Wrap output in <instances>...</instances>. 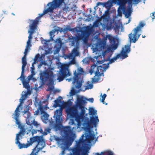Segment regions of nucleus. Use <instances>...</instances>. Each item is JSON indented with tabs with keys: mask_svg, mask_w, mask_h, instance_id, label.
Here are the masks:
<instances>
[{
	"mask_svg": "<svg viewBox=\"0 0 155 155\" xmlns=\"http://www.w3.org/2000/svg\"><path fill=\"white\" fill-rule=\"evenodd\" d=\"M87 101L92 103L94 99L93 98L87 99L84 97H81L77 99L75 106L66 109L68 117L74 118L78 123L75 128L79 127L82 124L85 131V134H83L78 140L75 141V145H92L97 140L98 137L95 136L97 132L95 134L92 130L93 127H96L99 122L97 111L93 107H89L88 114L90 118L88 117L87 114H85L87 108L85 107Z\"/></svg>",
	"mask_w": 155,
	"mask_h": 155,
	"instance_id": "1",
	"label": "nucleus"
},
{
	"mask_svg": "<svg viewBox=\"0 0 155 155\" xmlns=\"http://www.w3.org/2000/svg\"><path fill=\"white\" fill-rule=\"evenodd\" d=\"M63 108L60 107L57 110L54 112V117L55 119L56 124L52 119L49 122V126L51 128H54L56 130H60L62 127V130L61 131V134L63 135L65 138L59 137L57 136L54 135L51 137V140H55L57 144L59 145H71L76 137V135L74 132L72 130H76L78 127L75 128L76 125L74 120L71 119L69 123L70 124L75 125V127H72L71 129L69 126H63L62 123L63 120L62 117V112Z\"/></svg>",
	"mask_w": 155,
	"mask_h": 155,
	"instance_id": "2",
	"label": "nucleus"
},
{
	"mask_svg": "<svg viewBox=\"0 0 155 155\" xmlns=\"http://www.w3.org/2000/svg\"><path fill=\"white\" fill-rule=\"evenodd\" d=\"M12 118L15 120L16 124L18 125L19 128L20 129V130L19 133L16 134L15 143L17 145H30L28 144H21L19 141V137H21L26 133L27 134H29V135H33L38 132L42 134L43 135H46L48 133L50 132L51 129L48 128L45 129L44 131H43L41 128H40V130H35L32 129V127H28L26 125L22 126L21 125L20 121V115H19V116L17 120L13 117V114H12Z\"/></svg>",
	"mask_w": 155,
	"mask_h": 155,
	"instance_id": "3",
	"label": "nucleus"
},
{
	"mask_svg": "<svg viewBox=\"0 0 155 155\" xmlns=\"http://www.w3.org/2000/svg\"><path fill=\"white\" fill-rule=\"evenodd\" d=\"M30 22L32 23L29 25V29L28 31L29 34L28 40L27 42L25 49L24 52V55L22 58V66L21 70H25V68L27 64L26 55L29 51L30 48L31 46V41L32 38V35L35 32V30L37 29V26L38 23H37L33 20L29 19Z\"/></svg>",
	"mask_w": 155,
	"mask_h": 155,
	"instance_id": "4",
	"label": "nucleus"
},
{
	"mask_svg": "<svg viewBox=\"0 0 155 155\" xmlns=\"http://www.w3.org/2000/svg\"><path fill=\"white\" fill-rule=\"evenodd\" d=\"M109 67V63H107V64H104L99 66H97L95 64L92 65L89 73L91 74H92L94 72L95 74L94 77L92 78V83H96L102 81V79H101L100 77L104 75V72H105Z\"/></svg>",
	"mask_w": 155,
	"mask_h": 155,
	"instance_id": "5",
	"label": "nucleus"
},
{
	"mask_svg": "<svg viewBox=\"0 0 155 155\" xmlns=\"http://www.w3.org/2000/svg\"><path fill=\"white\" fill-rule=\"evenodd\" d=\"M52 70H48L41 74L40 79L43 84L46 81H49L47 89L48 91H52L54 88L53 85L54 81L56 80L55 79L56 74H53L52 71Z\"/></svg>",
	"mask_w": 155,
	"mask_h": 155,
	"instance_id": "6",
	"label": "nucleus"
},
{
	"mask_svg": "<svg viewBox=\"0 0 155 155\" xmlns=\"http://www.w3.org/2000/svg\"><path fill=\"white\" fill-rule=\"evenodd\" d=\"M132 1V0H121L119 2V6L117 11L120 15H121L123 12L126 18L130 16L133 12Z\"/></svg>",
	"mask_w": 155,
	"mask_h": 155,
	"instance_id": "7",
	"label": "nucleus"
},
{
	"mask_svg": "<svg viewBox=\"0 0 155 155\" xmlns=\"http://www.w3.org/2000/svg\"><path fill=\"white\" fill-rule=\"evenodd\" d=\"M62 2V0H53L52 2H49L46 5L47 8L43 11V13L39 14L38 16L33 21L38 24L41 17L48 13L52 12L54 9L59 8Z\"/></svg>",
	"mask_w": 155,
	"mask_h": 155,
	"instance_id": "8",
	"label": "nucleus"
},
{
	"mask_svg": "<svg viewBox=\"0 0 155 155\" xmlns=\"http://www.w3.org/2000/svg\"><path fill=\"white\" fill-rule=\"evenodd\" d=\"M72 60L70 61L69 64H64L61 66V69L57 73V80L59 81V82L62 81L64 78L70 76L71 73L68 70V67L70 64H75L76 61L75 58H71Z\"/></svg>",
	"mask_w": 155,
	"mask_h": 155,
	"instance_id": "9",
	"label": "nucleus"
},
{
	"mask_svg": "<svg viewBox=\"0 0 155 155\" xmlns=\"http://www.w3.org/2000/svg\"><path fill=\"white\" fill-rule=\"evenodd\" d=\"M130 46L131 43L128 45H125L124 47L122 48L120 53L118 54L111 59H110V57L108 58L105 61L109 60L108 63L109 64L114 62L118 59L120 58L122 60L125 59L128 56L127 54L130 51Z\"/></svg>",
	"mask_w": 155,
	"mask_h": 155,
	"instance_id": "10",
	"label": "nucleus"
},
{
	"mask_svg": "<svg viewBox=\"0 0 155 155\" xmlns=\"http://www.w3.org/2000/svg\"><path fill=\"white\" fill-rule=\"evenodd\" d=\"M26 89L27 90V92L24 91L22 92L21 96L19 100L20 103L18 106L14 113L13 114L14 115L13 117L16 120L18 118L19 115H20V112L21 110V107L22 105V104L24 102V101L28 97V96L30 95L31 93V91L30 87Z\"/></svg>",
	"mask_w": 155,
	"mask_h": 155,
	"instance_id": "11",
	"label": "nucleus"
},
{
	"mask_svg": "<svg viewBox=\"0 0 155 155\" xmlns=\"http://www.w3.org/2000/svg\"><path fill=\"white\" fill-rule=\"evenodd\" d=\"M145 25L144 22H140L138 25L133 30V33H131L129 34V38L131 42L135 43L137 41L141 35V29Z\"/></svg>",
	"mask_w": 155,
	"mask_h": 155,
	"instance_id": "12",
	"label": "nucleus"
},
{
	"mask_svg": "<svg viewBox=\"0 0 155 155\" xmlns=\"http://www.w3.org/2000/svg\"><path fill=\"white\" fill-rule=\"evenodd\" d=\"M86 29L82 30L81 28H76L74 30L77 35V37L79 39H82L84 41L87 40V38L90 35L91 31V28L89 26H86Z\"/></svg>",
	"mask_w": 155,
	"mask_h": 155,
	"instance_id": "13",
	"label": "nucleus"
},
{
	"mask_svg": "<svg viewBox=\"0 0 155 155\" xmlns=\"http://www.w3.org/2000/svg\"><path fill=\"white\" fill-rule=\"evenodd\" d=\"M108 39L111 45L108 47L105 51L103 52L102 56L103 57L109 53H111L110 55L111 56L114 51L117 49L119 44V41L117 38L112 36H110L108 37Z\"/></svg>",
	"mask_w": 155,
	"mask_h": 155,
	"instance_id": "14",
	"label": "nucleus"
},
{
	"mask_svg": "<svg viewBox=\"0 0 155 155\" xmlns=\"http://www.w3.org/2000/svg\"><path fill=\"white\" fill-rule=\"evenodd\" d=\"M109 10L107 9L105 11L104 15L101 17L100 19V21L102 22L101 23V24L103 30H104L106 29L108 30L111 28V26L108 25L110 18Z\"/></svg>",
	"mask_w": 155,
	"mask_h": 155,
	"instance_id": "15",
	"label": "nucleus"
},
{
	"mask_svg": "<svg viewBox=\"0 0 155 155\" xmlns=\"http://www.w3.org/2000/svg\"><path fill=\"white\" fill-rule=\"evenodd\" d=\"M83 71L82 68L80 67H78L77 70L74 71V81L77 82L78 85L76 87L78 88L82 85V83H84V81L83 79L79 77V76L82 74L83 73Z\"/></svg>",
	"mask_w": 155,
	"mask_h": 155,
	"instance_id": "16",
	"label": "nucleus"
},
{
	"mask_svg": "<svg viewBox=\"0 0 155 155\" xmlns=\"http://www.w3.org/2000/svg\"><path fill=\"white\" fill-rule=\"evenodd\" d=\"M60 31L61 32L62 31V29L59 27H57L52 30L49 33L50 38L49 40H43L41 41V43L44 45V46L46 48H48V43L50 41H54L53 37L54 36V33L56 32Z\"/></svg>",
	"mask_w": 155,
	"mask_h": 155,
	"instance_id": "17",
	"label": "nucleus"
},
{
	"mask_svg": "<svg viewBox=\"0 0 155 155\" xmlns=\"http://www.w3.org/2000/svg\"><path fill=\"white\" fill-rule=\"evenodd\" d=\"M36 142L38 143L36 145H45V140L43 136L34 137L30 139L29 143L31 145Z\"/></svg>",
	"mask_w": 155,
	"mask_h": 155,
	"instance_id": "18",
	"label": "nucleus"
},
{
	"mask_svg": "<svg viewBox=\"0 0 155 155\" xmlns=\"http://www.w3.org/2000/svg\"><path fill=\"white\" fill-rule=\"evenodd\" d=\"M77 85H78V84H77V83L75 86H73L69 94L67 95L68 97L69 98V100H71L73 101L72 96L75 95L76 94L79 93L80 91H81V86H81L80 87H78V88L76 87Z\"/></svg>",
	"mask_w": 155,
	"mask_h": 155,
	"instance_id": "19",
	"label": "nucleus"
},
{
	"mask_svg": "<svg viewBox=\"0 0 155 155\" xmlns=\"http://www.w3.org/2000/svg\"><path fill=\"white\" fill-rule=\"evenodd\" d=\"M45 52L41 54V55L39 54H38L35 57L34 59V64L37 63L38 61H42L44 60L45 56V55L49 54V51L45 50Z\"/></svg>",
	"mask_w": 155,
	"mask_h": 155,
	"instance_id": "20",
	"label": "nucleus"
},
{
	"mask_svg": "<svg viewBox=\"0 0 155 155\" xmlns=\"http://www.w3.org/2000/svg\"><path fill=\"white\" fill-rule=\"evenodd\" d=\"M121 0H111L108 1L107 2L103 3L102 5L103 7H105L107 9H110L112 6L113 3L117 4V5H119V2H121Z\"/></svg>",
	"mask_w": 155,
	"mask_h": 155,
	"instance_id": "21",
	"label": "nucleus"
},
{
	"mask_svg": "<svg viewBox=\"0 0 155 155\" xmlns=\"http://www.w3.org/2000/svg\"><path fill=\"white\" fill-rule=\"evenodd\" d=\"M34 64V62L32 63V66L31 68V74L29 75L27 79H28V81H30L31 80H32L33 81H36V79L34 77V76L36 74V72H35V69L34 66V64Z\"/></svg>",
	"mask_w": 155,
	"mask_h": 155,
	"instance_id": "22",
	"label": "nucleus"
},
{
	"mask_svg": "<svg viewBox=\"0 0 155 155\" xmlns=\"http://www.w3.org/2000/svg\"><path fill=\"white\" fill-rule=\"evenodd\" d=\"M29 119L27 118V124L28 127H32V125L33 124L36 127H38L39 128H41L40 124L38 123L37 121H35V119L34 118H30L31 122H29Z\"/></svg>",
	"mask_w": 155,
	"mask_h": 155,
	"instance_id": "23",
	"label": "nucleus"
},
{
	"mask_svg": "<svg viewBox=\"0 0 155 155\" xmlns=\"http://www.w3.org/2000/svg\"><path fill=\"white\" fill-rule=\"evenodd\" d=\"M39 109L41 114H43V115L41 117L42 120L44 123L45 124L47 123V122L48 121L49 115L43 111L42 107L41 106H40Z\"/></svg>",
	"mask_w": 155,
	"mask_h": 155,
	"instance_id": "24",
	"label": "nucleus"
},
{
	"mask_svg": "<svg viewBox=\"0 0 155 155\" xmlns=\"http://www.w3.org/2000/svg\"><path fill=\"white\" fill-rule=\"evenodd\" d=\"M74 146L76 147L72 149L73 155H81L82 147H80L81 146Z\"/></svg>",
	"mask_w": 155,
	"mask_h": 155,
	"instance_id": "25",
	"label": "nucleus"
},
{
	"mask_svg": "<svg viewBox=\"0 0 155 155\" xmlns=\"http://www.w3.org/2000/svg\"><path fill=\"white\" fill-rule=\"evenodd\" d=\"M23 114L24 117L26 118V123L27 118L29 119V122H31L30 118H34L31 116L30 113L29 111V109L27 107H26V109L25 110L23 111Z\"/></svg>",
	"mask_w": 155,
	"mask_h": 155,
	"instance_id": "26",
	"label": "nucleus"
},
{
	"mask_svg": "<svg viewBox=\"0 0 155 155\" xmlns=\"http://www.w3.org/2000/svg\"><path fill=\"white\" fill-rule=\"evenodd\" d=\"M91 146H81V155H88Z\"/></svg>",
	"mask_w": 155,
	"mask_h": 155,
	"instance_id": "27",
	"label": "nucleus"
},
{
	"mask_svg": "<svg viewBox=\"0 0 155 155\" xmlns=\"http://www.w3.org/2000/svg\"><path fill=\"white\" fill-rule=\"evenodd\" d=\"M38 146H36L32 150V151L30 155H38V152L41 150L45 146H42V147L38 148Z\"/></svg>",
	"mask_w": 155,
	"mask_h": 155,
	"instance_id": "28",
	"label": "nucleus"
},
{
	"mask_svg": "<svg viewBox=\"0 0 155 155\" xmlns=\"http://www.w3.org/2000/svg\"><path fill=\"white\" fill-rule=\"evenodd\" d=\"M70 56L72 57V58H75V57L79 55V52L78 48H74L72 51L70 53Z\"/></svg>",
	"mask_w": 155,
	"mask_h": 155,
	"instance_id": "29",
	"label": "nucleus"
},
{
	"mask_svg": "<svg viewBox=\"0 0 155 155\" xmlns=\"http://www.w3.org/2000/svg\"><path fill=\"white\" fill-rule=\"evenodd\" d=\"M114 29L115 32L118 34H120L119 32H123L124 31V28L121 25H116Z\"/></svg>",
	"mask_w": 155,
	"mask_h": 155,
	"instance_id": "30",
	"label": "nucleus"
},
{
	"mask_svg": "<svg viewBox=\"0 0 155 155\" xmlns=\"http://www.w3.org/2000/svg\"><path fill=\"white\" fill-rule=\"evenodd\" d=\"M76 7L75 5H73V7H70L67 6H65L64 7L63 9L64 13H67V12H69L71 10L75 11L76 9Z\"/></svg>",
	"mask_w": 155,
	"mask_h": 155,
	"instance_id": "31",
	"label": "nucleus"
},
{
	"mask_svg": "<svg viewBox=\"0 0 155 155\" xmlns=\"http://www.w3.org/2000/svg\"><path fill=\"white\" fill-rule=\"evenodd\" d=\"M85 87V88H83V87H81V91H84L86 90L91 89L93 88V85L92 83H90L88 81Z\"/></svg>",
	"mask_w": 155,
	"mask_h": 155,
	"instance_id": "32",
	"label": "nucleus"
},
{
	"mask_svg": "<svg viewBox=\"0 0 155 155\" xmlns=\"http://www.w3.org/2000/svg\"><path fill=\"white\" fill-rule=\"evenodd\" d=\"M54 42L56 45L58 46L59 48L61 47L62 45V43L61 38H58L56 39V41H54Z\"/></svg>",
	"mask_w": 155,
	"mask_h": 155,
	"instance_id": "33",
	"label": "nucleus"
},
{
	"mask_svg": "<svg viewBox=\"0 0 155 155\" xmlns=\"http://www.w3.org/2000/svg\"><path fill=\"white\" fill-rule=\"evenodd\" d=\"M54 104L53 105L54 107L56 108L57 107L61 106L60 104L61 103V102L60 100L57 99L54 100Z\"/></svg>",
	"mask_w": 155,
	"mask_h": 155,
	"instance_id": "34",
	"label": "nucleus"
},
{
	"mask_svg": "<svg viewBox=\"0 0 155 155\" xmlns=\"http://www.w3.org/2000/svg\"><path fill=\"white\" fill-rule=\"evenodd\" d=\"M24 71L25 70H22L21 76L19 78L22 83L27 80L26 79H25V77L24 75Z\"/></svg>",
	"mask_w": 155,
	"mask_h": 155,
	"instance_id": "35",
	"label": "nucleus"
},
{
	"mask_svg": "<svg viewBox=\"0 0 155 155\" xmlns=\"http://www.w3.org/2000/svg\"><path fill=\"white\" fill-rule=\"evenodd\" d=\"M71 44L72 46H75L79 44V42L76 38H74L71 41Z\"/></svg>",
	"mask_w": 155,
	"mask_h": 155,
	"instance_id": "36",
	"label": "nucleus"
},
{
	"mask_svg": "<svg viewBox=\"0 0 155 155\" xmlns=\"http://www.w3.org/2000/svg\"><path fill=\"white\" fill-rule=\"evenodd\" d=\"M30 81H28V79L27 80L25 81L22 83L24 87H25V88L27 89L29 88V87H30L29 84V83Z\"/></svg>",
	"mask_w": 155,
	"mask_h": 155,
	"instance_id": "37",
	"label": "nucleus"
},
{
	"mask_svg": "<svg viewBox=\"0 0 155 155\" xmlns=\"http://www.w3.org/2000/svg\"><path fill=\"white\" fill-rule=\"evenodd\" d=\"M91 49L93 53L96 52V54H97L98 51L97 45H92Z\"/></svg>",
	"mask_w": 155,
	"mask_h": 155,
	"instance_id": "38",
	"label": "nucleus"
},
{
	"mask_svg": "<svg viewBox=\"0 0 155 155\" xmlns=\"http://www.w3.org/2000/svg\"><path fill=\"white\" fill-rule=\"evenodd\" d=\"M102 94V93H101L100 95V100L101 102H102L103 103H104V101L105 99L107 97V95L105 94H104L103 95Z\"/></svg>",
	"mask_w": 155,
	"mask_h": 155,
	"instance_id": "39",
	"label": "nucleus"
},
{
	"mask_svg": "<svg viewBox=\"0 0 155 155\" xmlns=\"http://www.w3.org/2000/svg\"><path fill=\"white\" fill-rule=\"evenodd\" d=\"M101 21H100V19L99 21L96 20L94 21L93 23V26L94 27H98L99 26L100 24H101Z\"/></svg>",
	"mask_w": 155,
	"mask_h": 155,
	"instance_id": "40",
	"label": "nucleus"
},
{
	"mask_svg": "<svg viewBox=\"0 0 155 155\" xmlns=\"http://www.w3.org/2000/svg\"><path fill=\"white\" fill-rule=\"evenodd\" d=\"M74 76L73 77V78H68L66 79V80L68 81V82H70L71 81H72V84H73V86H75L76 84L77 83V82L75 81L74 82Z\"/></svg>",
	"mask_w": 155,
	"mask_h": 155,
	"instance_id": "41",
	"label": "nucleus"
},
{
	"mask_svg": "<svg viewBox=\"0 0 155 155\" xmlns=\"http://www.w3.org/2000/svg\"><path fill=\"white\" fill-rule=\"evenodd\" d=\"M60 148L63 151H65L66 150L68 149L69 147L70 146H59Z\"/></svg>",
	"mask_w": 155,
	"mask_h": 155,
	"instance_id": "42",
	"label": "nucleus"
},
{
	"mask_svg": "<svg viewBox=\"0 0 155 155\" xmlns=\"http://www.w3.org/2000/svg\"><path fill=\"white\" fill-rule=\"evenodd\" d=\"M104 155H114V154L112 151H108L104 152Z\"/></svg>",
	"mask_w": 155,
	"mask_h": 155,
	"instance_id": "43",
	"label": "nucleus"
},
{
	"mask_svg": "<svg viewBox=\"0 0 155 155\" xmlns=\"http://www.w3.org/2000/svg\"><path fill=\"white\" fill-rule=\"evenodd\" d=\"M64 57L65 59L72 58V57L70 56V54L68 55H65L64 56Z\"/></svg>",
	"mask_w": 155,
	"mask_h": 155,
	"instance_id": "44",
	"label": "nucleus"
},
{
	"mask_svg": "<svg viewBox=\"0 0 155 155\" xmlns=\"http://www.w3.org/2000/svg\"><path fill=\"white\" fill-rule=\"evenodd\" d=\"M83 62L84 64H87L88 63V60L87 58H85L82 61Z\"/></svg>",
	"mask_w": 155,
	"mask_h": 155,
	"instance_id": "45",
	"label": "nucleus"
},
{
	"mask_svg": "<svg viewBox=\"0 0 155 155\" xmlns=\"http://www.w3.org/2000/svg\"><path fill=\"white\" fill-rule=\"evenodd\" d=\"M18 148L19 149H21L23 148H27L29 146H18Z\"/></svg>",
	"mask_w": 155,
	"mask_h": 155,
	"instance_id": "46",
	"label": "nucleus"
},
{
	"mask_svg": "<svg viewBox=\"0 0 155 155\" xmlns=\"http://www.w3.org/2000/svg\"><path fill=\"white\" fill-rule=\"evenodd\" d=\"M133 4H137L140 2V0H133Z\"/></svg>",
	"mask_w": 155,
	"mask_h": 155,
	"instance_id": "47",
	"label": "nucleus"
},
{
	"mask_svg": "<svg viewBox=\"0 0 155 155\" xmlns=\"http://www.w3.org/2000/svg\"><path fill=\"white\" fill-rule=\"evenodd\" d=\"M94 155H104V152H101L100 153H95Z\"/></svg>",
	"mask_w": 155,
	"mask_h": 155,
	"instance_id": "48",
	"label": "nucleus"
},
{
	"mask_svg": "<svg viewBox=\"0 0 155 155\" xmlns=\"http://www.w3.org/2000/svg\"><path fill=\"white\" fill-rule=\"evenodd\" d=\"M65 31L68 30L69 31H71V29L70 28L69 26H67L65 29Z\"/></svg>",
	"mask_w": 155,
	"mask_h": 155,
	"instance_id": "49",
	"label": "nucleus"
},
{
	"mask_svg": "<svg viewBox=\"0 0 155 155\" xmlns=\"http://www.w3.org/2000/svg\"><path fill=\"white\" fill-rule=\"evenodd\" d=\"M61 48H59V47H58L55 50V52L56 53H58L59 52Z\"/></svg>",
	"mask_w": 155,
	"mask_h": 155,
	"instance_id": "50",
	"label": "nucleus"
},
{
	"mask_svg": "<svg viewBox=\"0 0 155 155\" xmlns=\"http://www.w3.org/2000/svg\"><path fill=\"white\" fill-rule=\"evenodd\" d=\"M152 15L154 17L152 18V21H153V19H154V18H155V15H154L155 12H153V13H152Z\"/></svg>",
	"mask_w": 155,
	"mask_h": 155,
	"instance_id": "51",
	"label": "nucleus"
},
{
	"mask_svg": "<svg viewBox=\"0 0 155 155\" xmlns=\"http://www.w3.org/2000/svg\"><path fill=\"white\" fill-rule=\"evenodd\" d=\"M104 62L103 61H97V63L98 64H102Z\"/></svg>",
	"mask_w": 155,
	"mask_h": 155,
	"instance_id": "52",
	"label": "nucleus"
},
{
	"mask_svg": "<svg viewBox=\"0 0 155 155\" xmlns=\"http://www.w3.org/2000/svg\"><path fill=\"white\" fill-rule=\"evenodd\" d=\"M102 3H102L101 2H98L97 3V4H96V7H97L98 6H99V5H102Z\"/></svg>",
	"mask_w": 155,
	"mask_h": 155,
	"instance_id": "53",
	"label": "nucleus"
},
{
	"mask_svg": "<svg viewBox=\"0 0 155 155\" xmlns=\"http://www.w3.org/2000/svg\"><path fill=\"white\" fill-rule=\"evenodd\" d=\"M101 56L100 55H99L98 56H95L94 57V58L95 59H97L100 57H101Z\"/></svg>",
	"mask_w": 155,
	"mask_h": 155,
	"instance_id": "54",
	"label": "nucleus"
},
{
	"mask_svg": "<svg viewBox=\"0 0 155 155\" xmlns=\"http://www.w3.org/2000/svg\"><path fill=\"white\" fill-rule=\"evenodd\" d=\"M45 64H44L45 65L46 64H45ZM44 64V62H43L42 63V64H39L38 65V68H40L41 67V66L42 64Z\"/></svg>",
	"mask_w": 155,
	"mask_h": 155,
	"instance_id": "55",
	"label": "nucleus"
},
{
	"mask_svg": "<svg viewBox=\"0 0 155 155\" xmlns=\"http://www.w3.org/2000/svg\"><path fill=\"white\" fill-rule=\"evenodd\" d=\"M65 151L62 150V151L61 153V155H64L65 153Z\"/></svg>",
	"mask_w": 155,
	"mask_h": 155,
	"instance_id": "56",
	"label": "nucleus"
},
{
	"mask_svg": "<svg viewBox=\"0 0 155 155\" xmlns=\"http://www.w3.org/2000/svg\"><path fill=\"white\" fill-rule=\"evenodd\" d=\"M3 12L5 14H6V11L3 10Z\"/></svg>",
	"mask_w": 155,
	"mask_h": 155,
	"instance_id": "57",
	"label": "nucleus"
},
{
	"mask_svg": "<svg viewBox=\"0 0 155 155\" xmlns=\"http://www.w3.org/2000/svg\"><path fill=\"white\" fill-rule=\"evenodd\" d=\"M130 19H129L128 20V22L126 23V24H127L129 23L130 22Z\"/></svg>",
	"mask_w": 155,
	"mask_h": 155,
	"instance_id": "58",
	"label": "nucleus"
},
{
	"mask_svg": "<svg viewBox=\"0 0 155 155\" xmlns=\"http://www.w3.org/2000/svg\"><path fill=\"white\" fill-rule=\"evenodd\" d=\"M104 103H103V104H104L105 105H107V103H106L104 101Z\"/></svg>",
	"mask_w": 155,
	"mask_h": 155,
	"instance_id": "59",
	"label": "nucleus"
},
{
	"mask_svg": "<svg viewBox=\"0 0 155 155\" xmlns=\"http://www.w3.org/2000/svg\"><path fill=\"white\" fill-rule=\"evenodd\" d=\"M142 37L143 38H144L146 37V36L145 35L143 36V35H142Z\"/></svg>",
	"mask_w": 155,
	"mask_h": 155,
	"instance_id": "60",
	"label": "nucleus"
},
{
	"mask_svg": "<svg viewBox=\"0 0 155 155\" xmlns=\"http://www.w3.org/2000/svg\"><path fill=\"white\" fill-rule=\"evenodd\" d=\"M12 14L13 15H15V14L14 13H12Z\"/></svg>",
	"mask_w": 155,
	"mask_h": 155,
	"instance_id": "61",
	"label": "nucleus"
},
{
	"mask_svg": "<svg viewBox=\"0 0 155 155\" xmlns=\"http://www.w3.org/2000/svg\"><path fill=\"white\" fill-rule=\"evenodd\" d=\"M42 152L45 153V152H46V151H42Z\"/></svg>",
	"mask_w": 155,
	"mask_h": 155,
	"instance_id": "62",
	"label": "nucleus"
},
{
	"mask_svg": "<svg viewBox=\"0 0 155 155\" xmlns=\"http://www.w3.org/2000/svg\"><path fill=\"white\" fill-rule=\"evenodd\" d=\"M96 7H96H94V9H95V8Z\"/></svg>",
	"mask_w": 155,
	"mask_h": 155,
	"instance_id": "63",
	"label": "nucleus"
},
{
	"mask_svg": "<svg viewBox=\"0 0 155 155\" xmlns=\"http://www.w3.org/2000/svg\"><path fill=\"white\" fill-rule=\"evenodd\" d=\"M95 130H96V131L97 130V128H96V129H95Z\"/></svg>",
	"mask_w": 155,
	"mask_h": 155,
	"instance_id": "64",
	"label": "nucleus"
}]
</instances>
